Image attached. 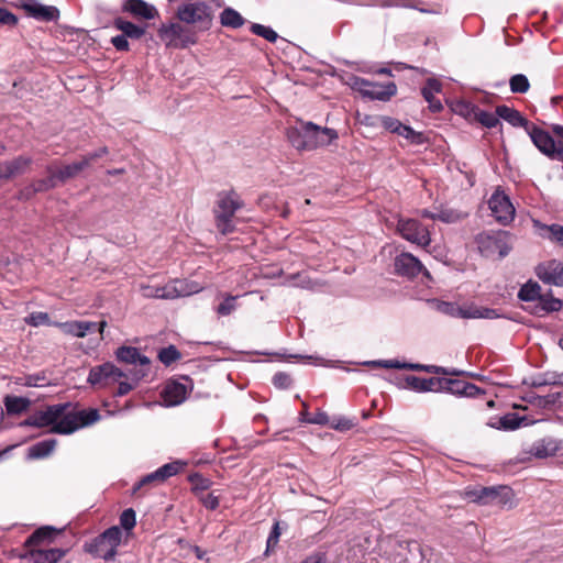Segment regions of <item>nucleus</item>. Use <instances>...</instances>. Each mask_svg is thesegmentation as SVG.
<instances>
[{"label":"nucleus","mask_w":563,"mask_h":563,"mask_svg":"<svg viewBox=\"0 0 563 563\" xmlns=\"http://www.w3.org/2000/svg\"><path fill=\"white\" fill-rule=\"evenodd\" d=\"M99 417V412L96 409L75 411L70 404H57L34 412L21 426L49 427V432L52 433L70 434L79 428L98 421Z\"/></svg>","instance_id":"nucleus-1"},{"label":"nucleus","mask_w":563,"mask_h":563,"mask_svg":"<svg viewBox=\"0 0 563 563\" xmlns=\"http://www.w3.org/2000/svg\"><path fill=\"white\" fill-rule=\"evenodd\" d=\"M241 207L242 203L234 192L219 194L213 212L216 227L221 234L227 235L234 231L233 217Z\"/></svg>","instance_id":"nucleus-2"},{"label":"nucleus","mask_w":563,"mask_h":563,"mask_svg":"<svg viewBox=\"0 0 563 563\" xmlns=\"http://www.w3.org/2000/svg\"><path fill=\"white\" fill-rule=\"evenodd\" d=\"M512 235L503 230L483 232L476 238L478 250L486 257L496 254L499 258L507 256L512 249Z\"/></svg>","instance_id":"nucleus-3"},{"label":"nucleus","mask_w":563,"mask_h":563,"mask_svg":"<svg viewBox=\"0 0 563 563\" xmlns=\"http://www.w3.org/2000/svg\"><path fill=\"white\" fill-rule=\"evenodd\" d=\"M398 233L407 241L422 249L431 243L429 229L415 219H399L397 223Z\"/></svg>","instance_id":"nucleus-4"},{"label":"nucleus","mask_w":563,"mask_h":563,"mask_svg":"<svg viewBox=\"0 0 563 563\" xmlns=\"http://www.w3.org/2000/svg\"><path fill=\"white\" fill-rule=\"evenodd\" d=\"M466 496L471 501L483 505L494 504L497 506H506L511 501L512 492L507 486L483 487L479 490L466 492Z\"/></svg>","instance_id":"nucleus-5"},{"label":"nucleus","mask_w":563,"mask_h":563,"mask_svg":"<svg viewBox=\"0 0 563 563\" xmlns=\"http://www.w3.org/2000/svg\"><path fill=\"white\" fill-rule=\"evenodd\" d=\"M492 216L503 225L509 224L515 218V207L509 197L497 187L488 200Z\"/></svg>","instance_id":"nucleus-6"},{"label":"nucleus","mask_w":563,"mask_h":563,"mask_svg":"<svg viewBox=\"0 0 563 563\" xmlns=\"http://www.w3.org/2000/svg\"><path fill=\"white\" fill-rule=\"evenodd\" d=\"M352 86L364 97L382 101L389 100L397 91L394 82L377 84L358 77L354 78Z\"/></svg>","instance_id":"nucleus-7"},{"label":"nucleus","mask_w":563,"mask_h":563,"mask_svg":"<svg viewBox=\"0 0 563 563\" xmlns=\"http://www.w3.org/2000/svg\"><path fill=\"white\" fill-rule=\"evenodd\" d=\"M527 133L541 153L550 158L563 161V146H556L553 137L548 132L531 124Z\"/></svg>","instance_id":"nucleus-8"},{"label":"nucleus","mask_w":563,"mask_h":563,"mask_svg":"<svg viewBox=\"0 0 563 563\" xmlns=\"http://www.w3.org/2000/svg\"><path fill=\"white\" fill-rule=\"evenodd\" d=\"M318 125L312 122L301 123L300 128H294L288 131V140L292 146L299 151H311L317 148L314 142Z\"/></svg>","instance_id":"nucleus-9"},{"label":"nucleus","mask_w":563,"mask_h":563,"mask_svg":"<svg viewBox=\"0 0 563 563\" xmlns=\"http://www.w3.org/2000/svg\"><path fill=\"white\" fill-rule=\"evenodd\" d=\"M122 531L119 527L107 529L96 539V554L106 561L114 559L117 548L121 542Z\"/></svg>","instance_id":"nucleus-10"},{"label":"nucleus","mask_w":563,"mask_h":563,"mask_svg":"<svg viewBox=\"0 0 563 563\" xmlns=\"http://www.w3.org/2000/svg\"><path fill=\"white\" fill-rule=\"evenodd\" d=\"M394 266L398 275L413 278L419 274H423L426 278L431 279L429 271L423 266L419 258L413 256L411 253L404 252L397 255L395 257Z\"/></svg>","instance_id":"nucleus-11"},{"label":"nucleus","mask_w":563,"mask_h":563,"mask_svg":"<svg viewBox=\"0 0 563 563\" xmlns=\"http://www.w3.org/2000/svg\"><path fill=\"white\" fill-rule=\"evenodd\" d=\"M122 377H128V373L111 363H104L90 369L88 383L91 385L107 386L119 382Z\"/></svg>","instance_id":"nucleus-12"},{"label":"nucleus","mask_w":563,"mask_h":563,"mask_svg":"<svg viewBox=\"0 0 563 563\" xmlns=\"http://www.w3.org/2000/svg\"><path fill=\"white\" fill-rule=\"evenodd\" d=\"M438 310L451 317H461L466 319L485 318L492 319L496 317L493 309H481L477 307H460L454 302L442 301L438 303Z\"/></svg>","instance_id":"nucleus-13"},{"label":"nucleus","mask_w":563,"mask_h":563,"mask_svg":"<svg viewBox=\"0 0 563 563\" xmlns=\"http://www.w3.org/2000/svg\"><path fill=\"white\" fill-rule=\"evenodd\" d=\"M528 453L537 459L563 455V441L552 437L539 439L531 444Z\"/></svg>","instance_id":"nucleus-14"},{"label":"nucleus","mask_w":563,"mask_h":563,"mask_svg":"<svg viewBox=\"0 0 563 563\" xmlns=\"http://www.w3.org/2000/svg\"><path fill=\"white\" fill-rule=\"evenodd\" d=\"M178 18L186 23H200L208 26L210 23V14L208 7L202 2L188 3L178 10Z\"/></svg>","instance_id":"nucleus-15"},{"label":"nucleus","mask_w":563,"mask_h":563,"mask_svg":"<svg viewBox=\"0 0 563 563\" xmlns=\"http://www.w3.org/2000/svg\"><path fill=\"white\" fill-rule=\"evenodd\" d=\"M161 289L162 299H176L179 297L197 294L202 290V287L194 282L174 279L162 286Z\"/></svg>","instance_id":"nucleus-16"},{"label":"nucleus","mask_w":563,"mask_h":563,"mask_svg":"<svg viewBox=\"0 0 563 563\" xmlns=\"http://www.w3.org/2000/svg\"><path fill=\"white\" fill-rule=\"evenodd\" d=\"M65 334H69L76 338H84L90 332L99 331L103 333V329L107 325L106 321L99 323L90 321H69V322H57L55 323Z\"/></svg>","instance_id":"nucleus-17"},{"label":"nucleus","mask_w":563,"mask_h":563,"mask_svg":"<svg viewBox=\"0 0 563 563\" xmlns=\"http://www.w3.org/2000/svg\"><path fill=\"white\" fill-rule=\"evenodd\" d=\"M538 277L551 285L563 286V263L552 260L537 268Z\"/></svg>","instance_id":"nucleus-18"},{"label":"nucleus","mask_w":563,"mask_h":563,"mask_svg":"<svg viewBox=\"0 0 563 563\" xmlns=\"http://www.w3.org/2000/svg\"><path fill=\"white\" fill-rule=\"evenodd\" d=\"M117 358L130 365H133L132 368L139 369L144 368L146 373L150 368V358L145 355H142L136 347L133 346H122L117 351Z\"/></svg>","instance_id":"nucleus-19"},{"label":"nucleus","mask_w":563,"mask_h":563,"mask_svg":"<svg viewBox=\"0 0 563 563\" xmlns=\"http://www.w3.org/2000/svg\"><path fill=\"white\" fill-rule=\"evenodd\" d=\"M191 386L179 382H168L162 391L164 402L167 406L180 405L187 398Z\"/></svg>","instance_id":"nucleus-20"},{"label":"nucleus","mask_w":563,"mask_h":563,"mask_svg":"<svg viewBox=\"0 0 563 563\" xmlns=\"http://www.w3.org/2000/svg\"><path fill=\"white\" fill-rule=\"evenodd\" d=\"M440 390H445L457 396L475 397L482 393L481 388L474 384L461 379H441Z\"/></svg>","instance_id":"nucleus-21"},{"label":"nucleus","mask_w":563,"mask_h":563,"mask_svg":"<svg viewBox=\"0 0 563 563\" xmlns=\"http://www.w3.org/2000/svg\"><path fill=\"white\" fill-rule=\"evenodd\" d=\"M23 9L29 15L41 21H56L59 16V11L56 7L44 5L37 2L24 3Z\"/></svg>","instance_id":"nucleus-22"},{"label":"nucleus","mask_w":563,"mask_h":563,"mask_svg":"<svg viewBox=\"0 0 563 563\" xmlns=\"http://www.w3.org/2000/svg\"><path fill=\"white\" fill-rule=\"evenodd\" d=\"M123 10L145 20H153L158 15L156 8L143 0H128L123 4Z\"/></svg>","instance_id":"nucleus-23"},{"label":"nucleus","mask_w":563,"mask_h":563,"mask_svg":"<svg viewBox=\"0 0 563 563\" xmlns=\"http://www.w3.org/2000/svg\"><path fill=\"white\" fill-rule=\"evenodd\" d=\"M58 533V530L51 526H44L35 530L25 541V548L44 547Z\"/></svg>","instance_id":"nucleus-24"},{"label":"nucleus","mask_w":563,"mask_h":563,"mask_svg":"<svg viewBox=\"0 0 563 563\" xmlns=\"http://www.w3.org/2000/svg\"><path fill=\"white\" fill-rule=\"evenodd\" d=\"M563 301L548 295H541L538 301L531 307V312L538 317H544L550 312L560 311Z\"/></svg>","instance_id":"nucleus-25"},{"label":"nucleus","mask_w":563,"mask_h":563,"mask_svg":"<svg viewBox=\"0 0 563 563\" xmlns=\"http://www.w3.org/2000/svg\"><path fill=\"white\" fill-rule=\"evenodd\" d=\"M465 112H463L466 117H473L474 120L479 122L485 128L492 129L499 124V119L496 113H492L485 110L479 109L476 106L465 104Z\"/></svg>","instance_id":"nucleus-26"},{"label":"nucleus","mask_w":563,"mask_h":563,"mask_svg":"<svg viewBox=\"0 0 563 563\" xmlns=\"http://www.w3.org/2000/svg\"><path fill=\"white\" fill-rule=\"evenodd\" d=\"M34 563H57L64 552L59 549L26 548Z\"/></svg>","instance_id":"nucleus-27"},{"label":"nucleus","mask_w":563,"mask_h":563,"mask_svg":"<svg viewBox=\"0 0 563 563\" xmlns=\"http://www.w3.org/2000/svg\"><path fill=\"white\" fill-rule=\"evenodd\" d=\"M408 387L416 391H438L441 388V379L435 377L422 378L413 375L407 376Z\"/></svg>","instance_id":"nucleus-28"},{"label":"nucleus","mask_w":563,"mask_h":563,"mask_svg":"<svg viewBox=\"0 0 563 563\" xmlns=\"http://www.w3.org/2000/svg\"><path fill=\"white\" fill-rule=\"evenodd\" d=\"M87 167V161H84L81 157L80 161L54 169V176L57 177L59 183H66L67 180L77 177Z\"/></svg>","instance_id":"nucleus-29"},{"label":"nucleus","mask_w":563,"mask_h":563,"mask_svg":"<svg viewBox=\"0 0 563 563\" xmlns=\"http://www.w3.org/2000/svg\"><path fill=\"white\" fill-rule=\"evenodd\" d=\"M128 377H123L124 380H119V387L117 395L124 396L129 394L132 389H134L137 383L146 376V371L144 368H130L126 371Z\"/></svg>","instance_id":"nucleus-30"},{"label":"nucleus","mask_w":563,"mask_h":563,"mask_svg":"<svg viewBox=\"0 0 563 563\" xmlns=\"http://www.w3.org/2000/svg\"><path fill=\"white\" fill-rule=\"evenodd\" d=\"M496 114L498 115V119H504L512 126H522L525 128L526 131L531 125L529 121L526 118H523L519 111L507 106H498L496 108Z\"/></svg>","instance_id":"nucleus-31"},{"label":"nucleus","mask_w":563,"mask_h":563,"mask_svg":"<svg viewBox=\"0 0 563 563\" xmlns=\"http://www.w3.org/2000/svg\"><path fill=\"white\" fill-rule=\"evenodd\" d=\"M113 25L122 32L126 38L137 40L145 34V29L121 18L114 20Z\"/></svg>","instance_id":"nucleus-32"},{"label":"nucleus","mask_w":563,"mask_h":563,"mask_svg":"<svg viewBox=\"0 0 563 563\" xmlns=\"http://www.w3.org/2000/svg\"><path fill=\"white\" fill-rule=\"evenodd\" d=\"M534 225L541 230L540 235L551 240L552 242L559 243L560 245L563 246V227L562 225H560V224L547 225V224H541L538 221L534 222Z\"/></svg>","instance_id":"nucleus-33"},{"label":"nucleus","mask_w":563,"mask_h":563,"mask_svg":"<svg viewBox=\"0 0 563 563\" xmlns=\"http://www.w3.org/2000/svg\"><path fill=\"white\" fill-rule=\"evenodd\" d=\"M56 444L57 441L55 439L37 442L29 449V455L32 459L46 457L54 451Z\"/></svg>","instance_id":"nucleus-34"},{"label":"nucleus","mask_w":563,"mask_h":563,"mask_svg":"<svg viewBox=\"0 0 563 563\" xmlns=\"http://www.w3.org/2000/svg\"><path fill=\"white\" fill-rule=\"evenodd\" d=\"M541 295V287L538 283L534 282L525 284L518 292L520 300L532 302V306L538 301Z\"/></svg>","instance_id":"nucleus-35"},{"label":"nucleus","mask_w":563,"mask_h":563,"mask_svg":"<svg viewBox=\"0 0 563 563\" xmlns=\"http://www.w3.org/2000/svg\"><path fill=\"white\" fill-rule=\"evenodd\" d=\"M220 21L223 26L232 29L241 27L245 22L243 16L232 8H227L221 12Z\"/></svg>","instance_id":"nucleus-36"},{"label":"nucleus","mask_w":563,"mask_h":563,"mask_svg":"<svg viewBox=\"0 0 563 563\" xmlns=\"http://www.w3.org/2000/svg\"><path fill=\"white\" fill-rule=\"evenodd\" d=\"M4 405L8 413L18 415L25 411L30 406V400L23 397L7 396Z\"/></svg>","instance_id":"nucleus-37"},{"label":"nucleus","mask_w":563,"mask_h":563,"mask_svg":"<svg viewBox=\"0 0 563 563\" xmlns=\"http://www.w3.org/2000/svg\"><path fill=\"white\" fill-rule=\"evenodd\" d=\"M405 368L412 371H421L431 374H443V375H459L460 372L455 369H448L437 365H422V364H412V363H404Z\"/></svg>","instance_id":"nucleus-38"},{"label":"nucleus","mask_w":563,"mask_h":563,"mask_svg":"<svg viewBox=\"0 0 563 563\" xmlns=\"http://www.w3.org/2000/svg\"><path fill=\"white\" fill-rule=\"evenodd\" d=\"M47 173H48L47 178L40 179V180H36L35 183H33L32 187H33L34 192L46 191L48 189L56 187L57 184L59 183L57 180V177L54 176L55 172L52 166L47 167Z\"/></svg>","instance_id":"nucleus-39"},{"label":"nucleus","mask_w":563,"mask_h":563,"mask_svg":"<svg viewBox=\"0 0 563 563\" xmlns=\"http://www.w3.org/2000/svg\"><path fill=\"white\" fill-rule=\"evenodd\" d=\"M509 86L514 93H526L530 88V82L527 76L517 74L509 79Z\"/></svg>","instance_id":"nucleus-40"},{"label":"nucleus","mask_w":563,"mask_h":563,"mask_svg":"<svg viewBox=\"0 0 563 563\" xmlns=\"http://www.w3.org/2000/svg\"><path fill=\"white\" fill-rule=\"evenodd\" d=\"M185 465H186L185 462L174 461V462L164 464L163 466L157 468V472H158L161 478L163 479V482H165L167 478L178 474Z\"/></svg>","instance_id":"nucleus-41"},{"label":"nucleus","mask_w":563,"mask_h":563,"mask_svg":"<svg viewBox=\"0 0 563 563\" xmlns=\"http://www.w3.org/2000/svg\"><path fill=\"white\" fill-rule=\"evenodd\" d=\"M32 159L25 156H19L12 161H8V165L10 168L11 176H18L23 174L27 167L30 166Z\"/></svg>","instance_id":"nucleus-42"},{"label":"nucleus","mask_w":563,"mask_h":563,"mask_svg":"<svg viewBox=\"0 0 563 563\" xmlns=\"http://www.w3.org/2000/svg\"><path fill=\"white\" fill-rule=\"evenodd\" d=\"M316 139L317 147L325 146L338 139V133L332 129L318 126Z\"/></svg>","instance_id":"nucleus-43"},{"label":"nucleus","mask_w":563,"mask_h":563,"mask_svg":"<svg viewBox=\"0 0 563 563\" xmlns=\"http://www.w3.org/2000/svg\"><path fill=\"white\" fill-rule=\"evenodd\" d=\"M158 358L163 364L170 365L180 358V353L174 345H169L159 351Z\"/></svg>","instance_id":"nucleus-44"},{"label":"nucleus","mask_w":563,"mask_h":563,"mask_svg":"<svg viewBox=\"0 0 563 563\" xmlns=\"http://www.w3.org/2000/svg\"><path fill=\"white\" fill-rule=\"evenodd\" d=\"M522 419L516 413H507L498 421V429L515 430L520 427Z\"/></svg>","instance_id":"nucleus-45"},{"label":"nucleus","mask_w":563,"mask_h":563,"mask_svg":"<svg viewBox=\"0 0 563 563\" xmlns=\"http://www.w3.org/2000/svg\"><path fill=\"white\" fill-rule=\"evenodd\" d=\"M236 299L238 296H225L224 300L216 308L217 313L222 317L231 314L236 308Z\"/></svg>","instance_id":"nucleus-46"},{"label":"nucleus","mask_w":563,"mask_h":563,"mask_svg":"<svg viewBox=\"0 0 563 563\" xmlns=\"http://www.w3.org/2000/svg\"><path fill=\"white\" fill-rule=\"evenodd\" d=\"M251 31L252 33L262 36L272 43H274L278 37L277 33L273 29L257 23L252 24Z\"/></svg>","instance_id":"nucleus-47"},{"label":"nucleus","mask_w":563,"mask_h":563,"mask_svg":"<svg viewBox=\"0 0 563 563\" xmlns=\"http://www.w3.org/2000/svg\"><path fill=\"white\" fill-rule=\"evenodd\" d=\"M440 91L441 84L434 78L428 79L424 87L421 89V93L426 100L433 99L434 95Z\"/></svg>","instance_id":"nucleus-48"},{"label":"nucleus","mask_w":563,"mask_h":563,"mask_svg":"<svg viewBox=\"0 0 563 563\" xmlns=\"http://www.w3.org/2000/svg\"><path fill=\"white\" fill-rule=\"evenodd\" d=\"M25 322L33 327L51 324L49 317L46 312H33L25 318Z\"/></svg>","instance_id":"nucleus-49"},{"label":"nucleus","mask_w":563,"mask_h":563,"mask_svg":"<svg viewBox=\"0 0 563 563\" xmlns=\"http://www.w3.org/2000/svg\"><path fill=\"white\" fill-rule=\"evenodd\" d=\"M136 523L135 511L132 508L125 509L120 516V525L125 530H131Z\"/></svg>","instance_id":"nucleus-50"},{"label":"nucleus","mask_w":563,"mask_h":563,"mask_svg":"<svg viewBox=\"0 0 563 563\" xmlns=\"http://www.w3.org/2000/svg\"><path fill=\"white\" fill-rule=\"evenodd\" d=\"M330 427L339 431H347L354 427V422L345 417H335L330 421Z\"/></svg>","instance_id":"nucleus-51"},{"label":"nucleus","mask_w":563,"mask_h":563,"mask_svg":"<svg viewBox=\"0 0 563 563\" xmlns=\"http://www.w3.org/2000/svg\"><path fill=\"white\" fill-rule=\"evenodd\" d=\"M21 384L27 387H42L46 385V377L43 373L27 375Z\"/></svg>","instance_id":"nucleus-52"},{"label":"nucleus","mask_w":563,"mask_h":563,"mask_svg":"<svg viewBox=\"0 0 563 563\" xmlns=\"http://www.w3.org/2000/svg\"><path fill=\"white\" fill-rule=\"evenodd\" d=\"M292 379L290 375L279 372L276 373L273 377V384L275 387L279 389H287L291 386Z\"/></svg>","instance_id":"nucleus-53"},{"label":"nucleus","mask_w":563,"mask_h":563,"mask_svg":"<svg viewBox=\"0 0 563 563\" xmlns=\"http://www.w3.org/2000/svg\"><path fill=\"white\" fill-rule=\"evenodd\" d=\"M163 483V479L161 478L157 470L151 474H147L144 476L134 487V493L137 492L141 487L145 485H155Z\"/></svg>","instance_id":"nucleus-54"},{"label":"nucleus","mask_w":563,"mask_h":563,"mask_svg":"<svg viewBox=\"0 0 563 563\" xmlns=\"http://www.w3.org/2000/svg\"><path fill=\"white\" fill-rule=\"evenodd\" d=\"M279 537H280L279 522H275L273 526V529L267 538V545H266V552H265L266 554L277 545V543L279 541Z\"/></svg>","instance_id":"nucleus-55"},{"label":"nucleus","mask_w":563,"mask_h":563,"mask_svg":"<svg viewBox=\"0 0 563 563\" xmlns=\"http://www.w3.org/2000/svg\"><path fill=\"white\" fill-rule=\"evenodd\" d=\"M372 366H380L384 368H405L404 363L396 361V360H386V361H371L367 363Z\"/></svg>","instance_id":"nucleus-56"},{"label":"nucleus","mask_w":563,"mask_h":563,"mask_svg":"<svg viewBox=\"0 0 563 563\" xmlns=\"http://www.w3.org/2000/svg\"><path fill=\"white\" fill-rule=\"evenodd\" d=\"M189 481L195 486V489L206 490L210 486V481L202 477L199 474H194L189 477Z\"/></svg>","instance_id":"nucleus-57"},{"label":"nucleus","mask_w":563,"mask_h":563,"mask_svg":"<svg viewBox=\"0 0 563 563\" xmlns=\"http://www.w3.org/2000/svg\"><path fill=\"white\" fill-rule=\"evenodd\" d=\"M398 134L416 143H419L421 139L420 133L415 132L410 126L404 124L399 129Z\"/></svg>","instance_id":"nucleus-58"},{"label":"nucleus","mask_w":563,"mask_h":563,"mask_svg":"<svg viewBox=\"0 0 563 563\" xmlns=\"http://www.w3.org/2000/svg\"><path fill=\"white\" fill-rule=\"evenodd\" d=\"M203 506L208 509H216L219 506V498L218 496L213 495V493H208L200 498Z\"/></svg>","instance_id":"nucleus-59"},{"label":"nucleus","mask_w":563,"mask_h":563,"mask_svg":"<svg viewBox=\"0 0 563 563\" xmlns=\"http://www.w3.org/2000/svg\"><path fill=\"white\" fill-rule=\"evenodd\" d=\"M438 220H441L446 223H453L461 219L460 214L457 212L445 210L437 213Z\"/></svg>","instance_id":"nucleus-60"},{"label":"nucleus","mask_w":563,"mask_h":563,"mask_svg":"<svg viewBox=\"0 0 563 563\" xmlns=\"http://www.w3.org/2000/svg\"><path fill=\"white\" fill-rule=\"evenodd\" d=\"M16 16L8 11L7 9L0 8V23L4 25H14L16 24Z\"/></svg>","instance_id":"nucleus-61"},{"label":"nucleus","mask_w":563,"mask_h":563,"mask_svg":"<svg viewBox=\"0 0 563 563\" xmlns=\"http://www.w3.org/2000/svg\"><path fill=\"white\" fill-rule=\"evenodd\" d=\"M161 287L162 286H152V285L143 286L142 287L143 296L147 297V298L162 299V297H161V295H162Z\"/></svg>","instance_id":"nucleus-62"},{"label":"nucleus","mask_w":563,"mask_h":563,"mask_svg":"<svg viewBox=\"0 0 563 563\" xmlns=\"http://www.w3.org/2000/svg\"><path fill=\"white\" fill-rule=\"evenodd\" d=\"M108 154L107 147H101L92 153L86 154L82 156L84 161H87V166L89 167L92 162Z\"/></svg>","instance_id":"nucleus-63"},{"label":"nucleus","mask_w":563,"mask_h":563,"mask_svg":"<svg viewBox=\"0 0 563 563\" xmlns=\"http://www.w3.org/2000/svg\"><path fill=\"white\" fill-rule=\"evenodd\" d=\"M111 43L118 51H129V42L123 34L113 36Z\"/></svg>","instance_id":"nucleus-64"}]
</instances>
